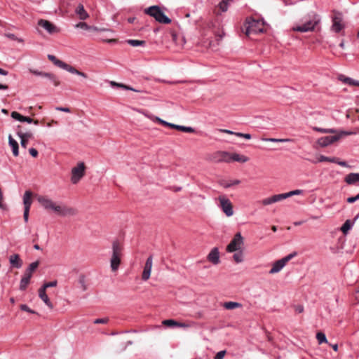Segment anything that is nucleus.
I'll return each mask as SVG.
<instances>
[{
    "label": "nucleus",
    "instance_id": "63",
    "mask_svg": "<svg viewBox=\"0 0 359 359\" xmlns=\"http://www.w3.org/2000/svg\"><path fill=\"white\" fill-rule=\"evenodd\" d=\"M295 311H296V312L300 313L303 312L304 308L302 306H297L295 309Z\"/></svg>",
    "mask_w": 359,
    "mask_h": 359
},
{
    "label": "nucleus",
    "instance_id": "52",
    "mask_svg": "<svg viewBox=\"0 0 359 359\" xmlns=\"http://www.w3.org/2000/svg\"><path fill=\"white\" fill-rule=\"evenodd\" d=\"M225 351H219L215 355V359H223L224 356L225 355Z\"/></svg>",
    "mask_w": 359,
    "mask_h": 359
},
{
    "label": "nucleus",
    "instance_id": "17",
    "mask_svg": "<svg viewBox=\"0 0 359 359\" xmlns=\"http://www.w3.org/2000/svg\"><path fill=\"white\" fill-rule=\"evenodd\" d=\"M208 260L212 263L213 264H218L220 262L219 260V252L217 248H214L211 250L210 253L208 255Z\"/></svg>",
    "mask_w": 359,
    "mask_h": 359
},
{
    "label": "nucleus",
    "instance_id": "45",
    "mask_svg": "<svg viewBox=\"0 0 359 359\" xmlns=\"http://www.w3.org/2000/svg\"><path fill=\"white\" fill-rule=\"evenodd\" d=\"M109 322L108 318H97L93 321L94 324H106Z\"/></svg>",
    "mask_w": 359,
    "mask_h": 359
},
{
    "label": "nucleus",
    "instance_id": "3",
    "mask_svg": "<svg viewBox=\"0 0 359 359\" xmlns=\"http://www.w3.org/2000/svg\"><path fill=\"white\" fill-rule=\"evenodd\" d=\"M122 250V246L118 241H114L112 243V255L110 259V267L112 271H117L119 267Z\"/></svg>",
    "mask_w": 359,
    "mask_h": 359
},
{
    "label": "nucleus",
    "instance_id": "32",
    "mask_svg": "<svg viewBox=\"0 0 359 359\" xmlns=\"http://www.w3.org/2000/svg\"><path fill=\"white\" fill-rule=\"evenodd\" d=\"M78 282L82 291H86L88 290V285L86 284V276L84 275L81 274L79 276Z\"/></svg>",
    "mask_w": 359,
    "mask_h": 359
},
{
    "label": "nucleus",
    "instance_id": "48",
    "mask_svg": "<svg viewBox=\"0 0 359 359\" xmlns=\"http://www.w3.org/2000/svg\"><path fill=\"white\" fill-rule=\"evenodd\" d=\"M303 192L301 189H296L291 191L287 192L288 198L294 195H299L302 194Z\"/></svg>",
    "mask_w": 359,
    "mask_h": 359
},
{
    "label": "nucleus",
    "instance_id": "49",
    "mask_svg": "<svg viewBox=\"0 0 359 359\" xmlns=\"http://www.w3.org/2000/svg\"><path fill=\"white\" fill-rule=\"evenodd\" d=\"M118 87L122 88H123L125 90H132V91H135V92H140V90H136V89H135V88H132V87H130L129 86H126V85L123 84V83H120L118 85Z\"/></svg>",
    "mask_w": 359,
    "mask_h": 359
},
{
    "label": "nucleus",
    "instance_id": "13",
    "mask_svg": "<svg viewBox=\"0 0 359 359\" xmlns=\"http://www.w3.org/2000/svg\"><path fill=\"white\" fill-rule=\"evenodd\" d=\"M153 257L150 255L146 260L145 265L142 274V279L144 281L147 280L151 275L152 269Z\"/></svg>",
    "mask_w": 359,
    "mask_h": 359
},
{
    "label": "nucleus",
    "instance_id": "55",
    "mask_svg": "<svg viewBox=\"0 0 359 359\" xmlns=\"http://www.w3.org/2000/svg\"><path fill=\"white\" fill-rule=\"evenodd\" d=\"M29 210H30L24 209L23 218L25 222H28Z\"/></svg>",
    "mask_w": 359,
    "mask_h": 359
},
{
    "label": "nucleus",
    "instance_id": "10",
    "mask_svg": "<svg viewBox=\"0 0 359 359\" xmlns=\"http://www.w3.org/2000/svg\"><path fill=\"white\" fill-rule=\"evenodd\" d=\"M259 22L255 20L248 22V26L246 27L245 34L250 36L252 34L263 32V28L259 27Z\"/></svg>",
    "mask_w": 359,
    "mask_h": 359
},
{
    "label": "nucleus",
    "instance_id": "34",
    "mask_svg": "<svg viewBox=\"0 0 359 359\" xmlns=\"http://www.w3.org/2000/svg\"><path fill=\"white\" fill-rule=\"evenodd\" d=\"M353 223L350 220H346L342 225L341 230L344 234H347L348 231L352 228Z\"/></svg>",
    "mask_w": 359,
    "mask_h": 359
},
{
    "label": "nucleus",
    "instance_id": "53",
    "mask_svg": "<svg viewBox=\"0 0 359 359\" xmlns=\"http://www.w3.org/2000/svg\"><path fill=\"white\" fill-rule=\"evenodd\" d=\"M29 153L30 155L34 158L38 156V151L34 148H30L29 149Z\"/></svg>",
    "mask_w": 359,
    "mask_h": 359
},
{
    "label": "nucleus",
    "instance_id": "42",
    "mask_svg": "<svg viewBox=\"0 0 359 359\" xmlns=\"http://www.w3.org/2000/svg\"><path fill=\"white\" fill-rule=\"evenodd\" d=\"M229 0H222L219 4V9L222 11V12H226L227 10H228V1Z\"/></svg>",
    "mask_w": 359,
    "mask_h": 359
},
{
    "label": "nucleus",
    "instance_id": "18",
    "mask_svg": "<svg viewBox=\"0 0 359 359\" xmlns=\"http://www.w3.org/2000/svg\"><path fill=\"white\" fill-rule=\"evenodd\" d=\"M9 262L13 268L20 269L22 266V260L20 258L19 255L13 254L9 257Z\"/></svg>",
    "mask_w": 359,
    "mask_h": 359
},
{
    "label": "nucleus",
    "instance_id": "62",
    "mask_svg": "<svg viewBox=\"0 0 359 359\" xmlns=\"http://www.w3.org/2000/svg\"><path fill=\"white\" fill-rule=\"evenodd\" d=\"M48 58L55 64V62L57 60L55 56L53 55H48Z\"/></svg>",
    "mask_w": 359,
    "mask_h": 359
},
{
    "label": "nucleus",
    "instance_id": "54",
    "mask_svg": "<svg viewBox=\"0 0 359 359\" xmlns=\"http://www.w3.org/2000/svg\"><path fill=\"white\" fill-rule=\"evenodd\" d=\"M128 332H136L135 330H131V331H121V332H111L109 334L110 335H116V334H124V333H128Z\"/></svg>",
    "mask_w": 359,
    "mask_h": 359
},
{
    "label": "nucleus",
    "instance_id": "21",
    "mask_svg": "<svg viewBox=\"0 0 359 359\" xmlns=\"http://www.w3.org/2000/svg\"><path fill=\"white\" fill-rule=\"evenodd\" d=\"M32 191L27 190L25 192L23 195V205L24 209L30 210L32 203Z\"/></svg>",
    "mask_w": 359,
    "mask_h": 359
},
{
    "label": "nucleus",
    "instance_id": "38",
    "mask_svg": "<svg viewBox=\"0 0 359 359\" xmlns=\"http://www.w3.org/2000/svg\"><path fill=\"white\" fill-rule=\"evenodd\" d=\"M273 197L274 203H276V202H278L282 200L287 198L288 195H287V193H283V194L273 195Z\"/></svg>",
    "mask_w": 359,
    "mask_h": 359
},
{
    "label": "nucleus",
    "instance_id": "39",
    "mask_svg": "<svg viewBox=\"0 0 359 359\" xmlns=\"http://www.w3.org/2000/svg\"><path fill=\"white\" fill-rule=\"evenodd\" d=\"M264 141L271 142H288L292 141L291 139H276V138H264Z\"/></svg>",
    "mask_w": 359,
    "mask_h": 359
},
{
    "label": "nucleus",
    "instance_id": "50",
    "mask_svg": "<svg viewBox=\"0 0 359 359\" xmlns=\"http://www.w3.org/2000/svg\"><path fill=\"white\" fill-rule=\"evenodd\" d=\"M20 309L22 311H27V312H29V313H34V311H32L31 309H29V307L26 305V304H22L20 306Z\"/></svg>",
    "mask_w": 359,
    "mask_h": 359
},
{
    "label": "nucleus",
    "instance_id": "51",
    "mask_svg": "<svg viewBox=\"0 0 359 359\" xmlns=\"http://www.w3.org/2000/svg\"><path fill=\"white\" fill-rule=\"evenodd\" d=\"M241 181L238 180H233L231 182L229 183V184H226L224 185V187L225 188H229L233 185H237L238 184H240Z\"/></svg>",
    "mask_w": 359,
    "mask_h": 359
},
{
    "label": "nucleus",
    "instance_id": "31",
    "mask_svg": "<svg viewBox=\"0 0 359 359\" xmlns=\"http://www.w3.org/2000/svg\"><path fill=\"white\" fill-rule=\"evenodd\" d=\"M76 27L81 28L86 30H93V31H98V28L93 26H89L86 22H79L76 25Z\"/></svg>",
    "mask_w": 359,
    "mask_h": 359
},
{
    "label": "nucleus",
    "instance_id": "60",
    "mask_svg": "<svg viewBox=\"0 0 359 359\" xmlns=\"http://www.w3.org/2000/svg\"><path fill=\"white\" fill-rule=\"evenodd\" d=\"M318 344H322L323 343H327V338H317Z\"/></svg>",
    "mask_w": 359,
    "mask_h": 359
},
{
    "label": "nucleus",
    "instance_id": "41",
    "mask_svg": "<svg viewBox=\"0 0 359 359\" xmlns=\"http://www.w3.org/2000/svg\"><path fill=\"white\" fill-rule=\"evenodd\" d=\"M11 117L15 120L20 121V122H24L25 116L21 115L20 113H18L17 111H13L11 113Z\"/></svg>",
    "mask_w": 359,
    "mask_h": 359
},
{
    "label": "nucleus",
    "instance_id": "30",
    "mask_svg": "<svg viewBox=\"0 0 359 359\" xmlns=\"http://www.w3.org/2000/svg\"><path fill=\"white\" fill-rule=\"evenodd\" d=\"M223 306L226 309L233 310L236 308L241 307L242 304L240 303H238V302H226L224 303Z\"/></svg>",
    "mask_w": 359,
    "mask_h": 359
},
{
    "label": "nucleus",
    "instance_id": "1",
    "mask_svg": "<svg viewBox=\"0 0 359 359\" xmlns=\"http://www.w3.org/2000/svg\"><path fill=\"white\" fill-rule=\"evenodd\" d=\"M320 20L321 18L318 14L315 12H310L302 19L300 24L294 25L292 30L302 33L313 32Z\"/></svg>",
    "mask_w": 359,
    "mask_h": 359
},
{
    "label": "nucleus",
    "instance_id": "47",
    "mask_svg": "<svg viewBox=\"0 0 359 359\" xmlns=\"http://www.w3.org/2000/svg\"><path fill=\"white\" fill-rule=\"evenodd\" d=\"M24 122H27L28 123H33L34 125H38L39 124V121L38 120H34L32 118L28 117V116H25Z\"/></svg>",
    "mask_w": 359,
    "mask_h": 359
},
{
    "label": "nucleus",
    "instance_id": "26",
    "mask_svg": "<svg viewBox=\"0 0 359 359\" xmlns=\"http://www.w3.org/2000/svg\"><path fill=\"white\" fill-rule=\"evenodd\" d=\"M339 80L349 86H359V81L355 80L350 77H347L342 74L339 76Z\"/></svg>",
    "mask_w": 359,
    "mask_h": 359
},
{
    "label": "nucleus",
    "instance_id": "23",
    "mask_svg": "<svg viewBox=\"0 0 359 359\" xmlns=\"http://www.w3.org/2000/svg\"><path fill=\"white\" fill-rule=\"evenodd\" d=\"M8 144L12 149L13 154L14 156L19 155V145L16 140H15L11 135L8 136Z\"/></svg>",
    "mask_w": 359,
    "mask_h": 359
},
{
    "label": "nucleus",
    "instance_id": "29",
    "mask_svg": "<svg viewBox=\"0 0 359 359\" xmlns=\"http://www.w3.org/2000/svg\"><path fill=\"white\" fill-rule=\"evenodd\" d=\"M17 135L20 138H23L26 140H29V138L32 137V133L31 132L23 133L21 130L20 126H18L17 127Z\"/></svg>",
    "mask_w": 359,
    "mask_h": 359
},
{
    "label": "nucleus",
    "instance_id": "36",
    "mask_svg": "<svg viewBox=\"0 0 359 359\" xmlns=\"http://www.w3.org/2000/svg\"><path fill=\"white\" fill-rule=\"evenodd\" d=\"M233 259L236 263H241L243 261V254L241 250L236 252L233 256Z\"/></svg>",
    "mask_w": 359,
    "mask_h": 359
},
{
    "label": "nucleus",
    "instance_id": "6",
    "mask_svg": "<svg viewBox=\"0 0 359 359\" xmlns=\"http://www.w3.org/2000/svg\"><path fill=\"white\" fill-rule=\"evenodd\" d=\"M52 211L62 217L74 215L76 213L75 209L63 204H57L56 203H55Z\"/></svg>",
    "mask_w": 359,
    "mask_h": 359
},
{
    "label": "nucleus",
    "instance_id": "7",
    "mask_svg": "<svg viewBox=\"0 0 359 359\" xmlns=\"http://www.w3.org/2000/svg\"><path fill=\"white\" fill-rule=\"evenodd\" d=\"M218 200L220 203L219 207L227 217L233 215V205L231 202L225 196H219Z\"/></svg>",
    "mask_w": 359,
    "mask_h": 359
},
{
    "label": "nucleus",
    "instance_id": "8",
    "mask_svg": "<svg viewBox=\"0 0 359 359\" xmlns=\"http://www.w3.org/2000/svg\"><path fill=\"white\" fill-rule=\"evenodd\" d=\"M85 173V165L83 162L78 163L77 166L72 170L71 181L73 184H76L83 177Z\"/></svg>",
    "mask_w": 359,
    "mask_h": 359
},
{
    "label": "nucleus",
    "instance_id": "44",
    "mask_svg": "<svg viewBox=\"0 0 359 359\" xmlns=\"http://www.w3.org/2000/svg\"><path fill=\"white\" fill-rule=\"evenodd\" d=\"M57 284V282L56 280H53L51 282L44 283L41 288H44V290H46L48 287H55Z\"/></svg>",
    "mask_w": 359,
    "mask_h": 359
},
{
    "label": "nucleus",
    "instance_id": "64",
    "mask_svg": "<svg viewBox=\"0 0 359 359\" xmlns=\"http://www.w3.org/2000/svg\"><path fill=\"white\" fill-rule=\"evenodd\" d=\"M6 36L13 40H15L16 39L15 35L14 34H6Z\"/></svg>",
    "mask_w": 359,
    "mask_h": 359
},
{
    "label": "nucleus",
    "instance_id": "25",
    "mask_svg": "<svg viewBox=\"0 0 359 359\" xmlns=\"http://www.w3.org/2000/svg\"><path fill=\"white\" fill-rule=\"evenodd\" d=\"M285 266V263L283 262V261H282V259H279L276 262H275L273 265H272V267L271 269H270L269 271V273L270 274H273V273H278L279 271H280L282 270V269Z\"/></svg>",
    "mask_w": 359,
    "mask_h": 359
},
{
    "label": "nucleus",
    "instance_id": "4",
    "mask_svg": "<svg viewBox=\"0 0 359 359\" xmlns=\"http://www.w3.org/2000/svg\"><path fill=\"white\" fill-rule=\"evenodd\" d=\"M144 13L153 17L157 22L163 24H169L171 20L166 16L158 6H152L144 10Z\"/></svg>",
    "mask_w": 359,
    "mask_h": 359
},
{
    "label": "nucleus",
    "instance_id": "57",
    "mask_svg": "<svg viewBox=\"0 0 359 359\" xmlns=\"http://www.w3.org/2000/svg\"><path fill=\"white\" fill-rule=\"evenodd\" d=\"M57 111H64V112H69L70 109L68 107H57L55 108Z\"/></svg>",
    "mask_w": 359,
    "mask_h": 359
},
{
    "label": "nucleus",
    "instance_id": "15",
    "mask_svg": "<svg viewBox=\"0 0 359 359\" xmlns=\"http://www.w3.org/2000/svg\"><path fill=\"white\" fill-rule=\"evenodd\" d=\"M38 25L46 29L49 34H54L59 31L55 25L46 20H40L38 22Z\"/></svg>",
    "mask_w": 359,
    "mask_h": 359
},
{
    "label": "nucleus",
    "instance_id": "43",
    "mask_svg": "<svg viewBox=\"0 0 359 359\" xmlns=\"http://www.w3.org/2000/svg\"><path fill=\"white\" fill-rule=\"evenodd\" d=\"M297 253L296 252H294L292 253L289 254L288 255L285 256V257L282 258V261L286 264L290 260H291L293 257L297 256Z\"/></svg>",
    "mask_w": 359,
    "mask_h": 359
},
{
    "label": "nucleus",
    "instance_id": "35",
    "mask_svg": "<svg viewBox=\"0 0 359 359\" xmlns=\"http://www.w3.org/2000/svg\"><path fill=\"white\" fill-rule=\"evenodd\" d=\"M127 43L133 47L144 46L146 43L145 41L135 39H129L127 41Z\"/></svg>",
    "mask_w": 359,
    "mask_h": 359
},
{
    "label": "nucleus",
    "instance_id": "61",
    "mask_svg": "<svg viewBox=\"0 0 359 359\" xmlns=\"http://www.w3.org/2000/svg\"><path fill=\"white\" fill-rule=\"evenodd\" d=\"M346 201L348 203H353L354 202L356 201V199H355V196H351V197H348L347 199H346Z\"/></svg>",
    "mask_w": 359,
    "mask_h": 359
},
{
    "label": "nucleus",
    "instance_id": "27",
    "mask_svg": "<svg viewBox=\"0 0 359 359\" xmlns=\"http://www.w3.org/2000/svg\"><path fill=\"white\" fill-rule=\"evenodd\" d=\"M39 262L38 261L31 263L29 265L28 268L25 271L24 275L27 276V278L29 277L31 278L32 276V273L37 269V267L39 266Z\"/></svg>",
    "mask_w": 359,
    "mask_h": 359
},
{
    "label": "nucleus",
    "instance_id": "5",
    "mask_svg": "<svg viewBox=\"0 0 359 359\" xmlns=\"http://www.w3.org/2000/svg\"><path fill=\"white\" fill-rule=\"evenodd\" d=\"M243 244V237L240 232H238L235 234L230 243L226 246V251L228 252L238 251L242 249Z\"/></svg>",
    "mask_w": 359,
    "mask_h": 359
},
{
    "label": "nucleus",
    "instance_id": "19",
    "mask_svg": "<svg viewBox=\"0 0 359 359\" xmlns=\"http://www.w3.org/2000/svg\"><path fill=\"white\" fill-rule=\"evenodd\" d=\"M163 325L169 327H188L189 325L185 323H179L172 319L165 320L162 322Z\"/></svg>",
    "mask_w": 359,
    "mask_h": 359
},
{
    "label": "nucleus",
    "instance_id": "20",
    "mask_svg": "<svg viewBox=\"0 0 359 359\" xmlns=\"http://www.w3.org/2000/svg\"><path fill=\"white\" fill-rule=\"evenodd\" d=\"M344 27L340 17L334 16L332 18V30L335 33H339Z\"/></svg>",
    "mask_w": 359,
    "mask_h": 359
},
{
    "label": "nucleus",
    "instance_id": "22",
    "mask_svg": "<svg viewBox=\"0 0 359 359\" xmlns=\"http://www.w3.org/2000/svg\"><path fill=\"white\" fill-rule=\"evenodd\" d=\"M344 181L348 184H355L359 182V173L351 172L346 175Z\"/></svg>",
    "mask_w": 359,
    "mask_h": 359
},
{
    "label": "nucleus",
    "instance_id": "37",
    "mask_svg": "<svg viewBox=\"0 0 359 359\" xmlns=\"http://www.w3.org/2000/svg\"><path fill=\"white\" fill-rule=\"evenodd\" d=\"M327 161L330 163L337 162V158L334 157H327L323 155H320L318 159V162Z\"/></svg>",
    "mask_w": 359,
    "mask_h": 359
},
{
    "label": "nucleus",
    "instance_id": "11",
    "mask_svg": "<svg viewBox=\"0 0 359 359\" xmlns=\"http://www.w3.org/2000/svg\"><path fill=\"white\" fill-rule=\"evenodd\" d=\"M155 119L161 123V124L164 125V126H169L172 128H175V129H177L178 130H180V131H182V132H186V133H194V129L191 127H187V126H180V125H175L174 123H168L158 117H155Z\"/></svg>",
    "mask_w": 359,
    "mask_h": 359
},
{
    "label": "nucleus",
    "instance_id": "14",
    "mask_svg": "<svg viewBox=\"0 0 359 359\" xmlns=\"http://www.w3.org/2000/svg\"><path fill=\"white\" fill-rule=\"evenodd\" d=\"M341 136V135L323 137L318 140V144L320 147H325L337 141Z\"/></svg>",
    "mask_w": 359,
    "mask_h": 359
},
{
    "label": "nucleus",
    "instance_id": "59",
    "mask_svg": "<svg viewBox=\"0 0 359 359\" xmlns=\"http://www.w3.org/2000/svg\"><path fill=\"white\" fill-rule=\"evenodd\" d=\"M335 163H337L338 165H341V166H343V167H347L348 165H347V163L346 161H338V159L337 158V162H334Z\"/></svg>",
    "mask_w": 359,
    "mask_h": 359
},
{
    "label": "nucleus",
    "instance_id": "9",
    "mask_svg": "<svg viewBox=\"0 0 359 359\" xmlns=\"http://www.w3.org/2000/svg\"><path fill=\"white\" fill-rule=\"evenodd\" d=\"M55 65L56 66H57L58 67L62 69H65L67 72H69V73H72L73 74H76V75H78V76H80L83 78H85L86 79L88 77L87 74H85L84 72H80L79 70H77L76 68H74V67L64 62L62 60H57L56 62H55Z\"/></svg>",
    "mask_w": 359,
    "mask_h": 359
},
{
    "label": "nucleus",
    "instance_id": "40",
    "mask_svg": "<svg viewBox=\"0 0 359 359\" xmlns=\"http://www.w3.org/2000/svg\"><path fill=\"white\" fill-rule=\"evenodd\" d=\"M313 129H314V130H316V131H318V132H320L323 133H336V130H334L333 128L325 129V128L315 127Z\"/></svg>",
    "mask_w": 359,
    "mask_h": 359
},
{
    "label": "nucleus",
    "instance_id": "2",
    "mask_svg": "<svg viewBox=\"0 0 359 359\" xmlns=\"http://www.w3.org/2000/svg\"><path fill=\"white\" fill-rule=\"evenodd\" d=\"M213 160L215 162H227L236 161L245 163L248 158L245 156L238 154H229L226 151H217L214 154Z\"/></svg>",
    "mask_w": 359,
    "mask_h": 359
},
{
    "label": "nucleus",
    "instance_id": "16",
    "mask_svg": "<svg viewBox=\"0 0 359 359\" xmlns=\"http://www.w3.org/2000/svg\"><path fill=\"white\" fill-rule=\"evenodd\" d=\"M38 202L41 204V205L47 210H52L53 208V205L55 202L52 201L46 196H40L37 198Z\"/></svg>",
    "mask_w": 359,
    "mask_h": 359
},
{
    "label": "nucleus",
    "instance_id": "12",
    "mask_svg": "<svg viewBox=\"0 0 359 359\" xmlns=\"http://www.w3.org/2000/svg\"><path fill=\"white\" fill-rule=\"evenodd\" d=\"M30 72L36 76H39L41 77H44L50 80L55 86L60 85V81H58L57 76L51 73L39 72L38 70L29 69Z\"/></svg>",
    "mask_w": 359,
    "mask_h": 359
},
{
    "label": "nucleus",
    "instance_id": "28",
    "mask_svg": "<svg viewBox=\"0 0 359 359\" xmlns=\"http://www.w3.org/2000/svg\"><path fill=\"white\" fill-rule=\"evenodd\" d=\"M76 13L81 20H86L88 18V14L85 11L84 7L82 4H79L76 10Z\"/></svg>",
    "mask_w": 359,
    "mask_h": 359
},
{
    "label": "nucleus",
    "instance_id": "46",
    "mask_svg": "<svg viewBox=\"0 0 359 359\" xmlns=\"http://www.w3.org/2000/svg\"><path fill=\"white\" fill-rule=\"evenodd\" d=\"M272 203H274V200H273V196L271 197L264 198L262 201V204L264 205H270V204H272Z\"/></svg>",
    "mask_w": 359,
    "mask_h": 359
},
{
    "label": "nucleus",
    "instance_id": "58",
    "mask_svg": "<svg viewBox=\"0 0 359 359\" xmlns=\"http://www.w3.org/2000/svg\"><path fill=\"white\" fill-rule=\"evenodd\" d=\"M219 131L221 133L230 134V135H234V133H235V132H233V131H231L230 130H227V129H219Z\"/></svg>",
    "mask_w": 359,
    "mask_h": 359
},
{
    "label": "nucleus",
    "instance_id": "33",
    "mask_svg": "<svg viewBox=\"0 0 359 359\" xmlns=\"http://www.w3.org/2000/svg\"><path fill=\"white\" fill-rule=\"evenodd\" d=\"M30 278H27V276H23V277L22 278L21 280H20V290H25L28 284L29 283V281H30Z\"/></svg>",
    "mask_w": 359,
    "mask_h": 359
},
{
    "label": "nucleus",
    "instance_id": "24",
    "mask_svg": "<svg viewBox=\"0 0 359 359\" xmlns=\"http://www.w3.org/2000/svg\"><path fill=\"white\" fill-rule=\"evenodd\" d=\"M39 296L47 306H48L50 309L53 308V305L50 301L48 295L46 294L44 288H40L39 290Z\"/></svg>",
    "mask_w": 359,
    "mask_h": 359
},
{
    "label": "nucleus",
    "instance_id": "56",
    "mask_svg": "<svg viewBox=\"0 0 359 359\" xmlns=\"http://www.w3.org/2000/svg\"><path fill=\"white\" fill-rule=\"evenodd\" d=\"M28 144V140L20 138L21 147L26 149Z\"/></svg>",
    "mask_w": 359,
    "mask_h": 359
}]
</instances>
